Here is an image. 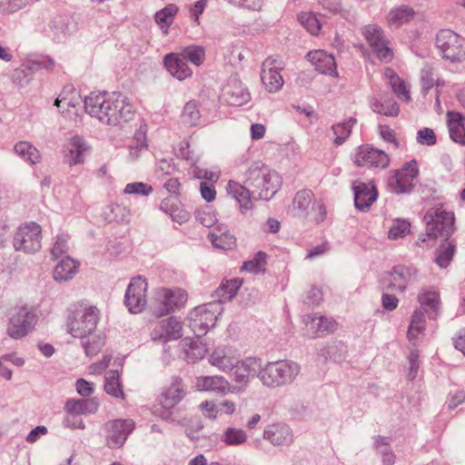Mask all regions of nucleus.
Instances as JSON below:
<instances>
[{
    "label": "nucleus",
    "instance_id": "30",
    "mask_svg": "<svg viewBox=\"0 0 465 465\" xmlns=\"http://www.w3.org/2000/svg\"><path fill=\"white\" fill-rule=\"evenodd\" d=\"M272 172V169L267 164L260 161L254 162L245 173L244 183L257 190Z\"/></svg>",
    "mask_w": 465,
    "mask_h": 465
},
{
    "label": "nucleus",
    "instance_id": "59",
    "mask_svg": "<svg viewBox=\"0 0 465 465\" xmlns=\"http://www.w3.org/2000/svg\"><path fill=\"white\" fill-rule=\"evenodd\" d=\"M326 215L327 212L324 204L321 202H315L309 211V216L305 218L315 223H320L326 219Z\"/></svg>",
    "mask_w": 465,
    "mask_h": 465
},
{
    "label": "nucleus",
    "instance_id": "8",
    "mask_svg": "<svg viewBox=\"0 0 465 465\" xmlns=\"http://www.w3.org/2000/svg\"><path fill=\"white\" fill-rule=\"evenodd\" d=\"M436 45L442 56L452 62L465 59V39L451 30H441L437 35Z\"/></svg>",
    "mask_w": 465,
    "mask_h": 465
},
{
    "label": "nucleus",
    "instance_id": "34",
    "mask_svg": "<svg viewBox=\"0 0 465 465\" xmlns=\"http://www.w3.org/2000/svg\"><path fill=\"white\" fill-rule=\"evenodd\" d=\"M314 194L311 190L299 191L292 201V208L296 215L308 217L313 204Z\"/></svg>",
    "mask_w": 465,
    "mask_h": 465
},
{
    "label": "nucleus",
    "instance_id": "18",
    "mask_svg": "<svg viewBox=\"0 0 465 465\" xmlns=\"http://www.w3.org/2000/svg\"><path fill=\"white\" fill-rule=\"evenodd\" d=\"M88 150L87 144L79 136L70 138L63 149L64 163L69 166L83 164L84 162V153Z\"/></svg>",
    "mask_w": 465,
    "mask_h": 465
},
{
    "label": "nucleus",
    "instance_id": "7",
    "mask_svg": "<svg viewBox=\"0 0 465 465\" xmlns=\"http://www.w3.org/2000/svg\"><path fill=\"white\" fill-rule=\"evenodd\" d=\"M99 312L95 307L77 310L68 322L69 332L74 336L84 339L96 329Z\"/></svg>",
    "mask_w": 465,
    "mask_h": 465
},
{
    "label": "nucleus",
    "instance_id": "43",
    "mask_svg": "<svg viewBox=\"0 0 465 465\" xmlns=\"http://www.w3.org/2000/svg\"><path fill=\"white\" fill-rule=\"evenodd\" d=\"M209 240L212 242L215 248L222 250H232L236 245L235 237L228 232L217 234L214 232H211L208 234Z\"/></svg>",
    "mask_w": 465,
    "mask_h": 465
},
{
    "label": "nucleus",
    "instance_id": "39",
    "mask_svg": "<svg viewBox=\"0 0 465 465\" xmlns=\"http://www.w3.org/2000/svg\"><path fill=\"white\" fill-rule=\"evenodd\" d=\"M14 150L20 158L31 164H36L42 159L39 150L29 142H18Z\"/></svg>",
    "mask_w": 465,
    "mask_h": 465
},
{
    "label": "nucleus",
    "instance_id": "1",
    "mask_svg": "<svg viewBox=\"0 0 465 465\" xmlns=\"http://www.w3.org/2000/svg\"><path fill=\"white\" fill-rule=\"evenodd\" d=\"M87 114L100 122L116 126L129 122L134 116V109L129 98L121 93L90 94L84 100Z\"/></svg>",
    "mask_w": 465,
    "mask_h": 465
},
{
    "label": "nucleus",
    "instance_id": "46",
    "mask_svg": "<svg viewBox=\"0 0 465 465\" xmlns=\"http://www.w3.org/2000/svg\"><path fill=\"white\" fill-rule=\"evenodd\" d=\"M105 391L113 397L123 398L124 391L119 381V373L115 371H109L105 375Z\"/></svg>",
    "mask_w": 465,
    "mask_h": 465
},
{
    "label": "nucleus",
    "instance_id": "50",
    "mask_svg": "<svg viewBox=\"0 0 465 465\" xmlns=\"http://www.w3.org/2000/svg\"><path fill=\"white\" fill-rule=\"evenodd\" d=\"M242 283V282L240 279L227 280L222 282L217 291V295L224 301L231 300L236 294Z\"/></svg>",
    "mask_w": 465,
    "mask_h": 465
},
{
    "label": "nucleus",
    "instance_id": "24",
    "mask_svg": "<svg viewBox=\"0 0 465 465\" xmlns=\"http://www.w3.org/2000/svg\"><path fill=\"white\" fill-rule=\"evenodd\" d=\"M353 190L355 206L361 211L368 209L378 195L377 189L374 185L366 184L361 182H355Z\"/></svg>",
    "mask_w": 465,
    "mask_h": 465
},
{
    "label": "nucleus",
    "instance_id": "38",
    "mask_svg": "<svg viewBox=\"0 0 465 465\" xmlns=\"http://www.w3.org/2000/svg\"><path fill=\"white\" fill-rule=\"evenodd\" d=\"M426 327V319L421 310L414 311L411 315L410 326L407 332L408 340L415 344L423 334Z\"/></svg>",
    "mask_w": 465,
    "mask_h": 465
},
{
    "label": "nucleus",
    "instance_id": "15",
    "mask_svg": "<svg viewBox=\"0 0 465 465\" xmlns=\"http://www.w3.org/2000/svg\"><path fill=\"white\" fill-rule=\"evenodd\" d=\"M419 174L416 160L406 163L400 170L396 171L393 191L397 193H409L414 186L413 181Z\"/></svg>",
    "mask_w": 465,
    "mask_h": 465
},
{
    "label": "nucleus",
    "instance_id": "63",
    "mask_svg": "<svg viewBox=\"0 0 465 465\" xmlns=\"http://www.w3.org/2000/svg\"><path fill=\"white\" fill-rule=\"evenodd\" d=\"M372 51L375 53L377 58L383 63H389L393 58V52L388 46L387 40L381 43V45H379L377 47L372 48Z\"/></svg>",
    "mask_w": 465,
    "mask_h": 465
},
{
    "label": "nucleus",
    "instance_id": "14",
    "mask_svg": "<svg viewBox=\"0 0 465 465\" xmlns=\"http://www.w3.org/2000/svg\"><path fill=\"white\" fill-rule=\"evenodd\" d=\"M262 365V360L257 357H246L242 361L237 360L232 370V381L240 388L245 387L252 379L256 375L259 376Z\"/></svg>",
    "mask_w": 465,
    "mask_h": 465
},
{
    "label": "nucleus",
    "instance_id": "42",
    "mask_svg": "<svg viewBox=\"0 0 465 465\" xmlns=\"http://www.w3.org/2000/svg\"><path fill=\"white\" fill-rule=\"evenodd\" d=\"M178 7L173 4H169L164 8L156 12L155 21L161 28H164V34H167L169 26L173 24L175 15L178 13Z\"/></svg>",
    "mask_w": 465,
    "mask_h": 465
},
{
    "label": "nucleus",
    "instance_id": "9",
    "mask_svg": "<svg viewBox=\"0 0 465 465\" xmlns=\"http://www.w3.org/2000/svg\"><path fill=\"white\" fill-rule=\"evenodd\" d=\"M221 305L219 302H213L194 308L189 314V325L193 331L200 336L214 326Z\"/></svg>",
    "mask_w": 465,
    "mask_h": 465
},
{
    "label": "nucleus",
    "instance_id": "13",
    "mask_svg": "<svg viewBox=\"0 0 465 465\" xmlns=\"http://www.w3.org/2000/svg\"><path fill=\"white\" fill-rule=\"evenodd\" d=\"M183 334V323L175 317L157 321L152 325L151 337L155 341L166 343L180 339Z\"/></svg>",
    "mask_w": 465,
    "mask_h": 465
},
{
    "label": "nucleus",
    "instance_id": "53",
    "mask_svg": "<svg viewBox=\"0 0 465 465\" xmlns=\"http://www.w3.org/2000/svg\"><path fill=\"white\" fill-rule=\"evenodd\" d=\"M182 122L189 126L195 125L200 119V112L195 102H188L181 114Z\"/></svg>",
    "mask_w": 465,
    "mask_h": 465
},
{
    "label": "nucleus",
    "instance_id": "21",
    "mask_svg": "<svg viewBox=\"0 0 465 465\" xmlns=\"http://www.w3.org/2000/svg\"><path fill=\"white\" fill-rule=\"evenodd\" d=\"M417 280L416 272L409 267L395 266L390 273L389 288L397 292H404L407 287Z\"/></svg>",
    "mask_w": 465,
    "mask_h": 465
},
{
    "label": "nucleus",
    "instance_id": "5",
    "mask_svg": "<svg viewBox=\"0 0 465 465\" xmlns=\"http://www.w3.org/2000/svg\"><path fill=\"white\" fill-rule=\"evenodd\" d=\"M187 302V293L182 289H157L151 302V310L156 316H163L183 307Z\"/></svg>",
    "mask_w": 465,
    "mask_h": 465
},
{
    "label": "nucleus",
    "instance_id": "44",
    "mask_svg": "<svg viewBox=\"0 0 465 465\" xmlns=\"http://www.w3.org/2000/svg\"><path fill=\"white\" fill-rule=\"evenodd\" d=\"M83 340V346L87 356L97 355L104 345L105 337L103 333L91 334Z\"/></svg>",
    "mask_w": 465,
    "mask_h": 465
},
{
    "label": "nucleus",
    "instance_id": "36",
    "mask_svg": "<svg viewBox=\"0 0 465 465\" xmlns=\"http://www.w3.org/2000/svg\"><path fill=\"white\" fill-rule=\"evenodd\" d=\"M264 438L272 444L282 445L292 439V432L288 426L281 424L269 425L264 430Z\"/></svg>",
    "mask_w": 465,
    "mask_h": 465
},
{
    "label": "nucleus",
    "instance_id": "41",
    "mask_svg": "<svg viewBox=\"0 0 465 465\" xmlns=\"http://www.w3.org/2000/svg\"><path fill=\"white\" fill-rule=\"evenodd\" d=\"M228 103L234 106H241L247 104L251 95L248 90L240 83L234 82L227 92Z\"/></svg>",
    "mask_w": 465,
    "mask_h": 465
},
{
    "label": "nucleus",
    "instance_id": "28",
    "mask_svg": "<svg viewBox=\"0 0 465 465\" xmlns=\"http://www.w3.org/2000/svg\"><path fill=\"white\" fill-rule=\"evenodd\" d=\"M446 116L450 139L465 146V117L455 111L448 112Z\"/></svg>",
    "mask_w": 465,
    "mask_h": 465
},
{
    "label": "nucleus",
    "instance_id": "32",
    "mask_svg": "<svg viewBox=\"0 0 465 465\" xmlns=\"http://www.w3.org/2000/svg\"><path fill=\"white\" fill-rule=\"evenodd\" d=\"M77 271L78 263L70 257H65L55 265L53 276L56 282H66L72 279Z\"/></svg>",
    "mask_w": 465,
    "mask_h": 465
},
{
    "label": "nucleus",
    "instance_id": "6",
    "mask_svg": "<svg viewBox=\"0 0 465 465\" xmlns=\"http://www.w3.org/2000/svg\"><path fill=\"white\" fill-rule=\"evenodd\" d=\"M42 228L36 223L20 225L14 235L13 244L16 251L35 253L41 248Z\"/></svg>",
    "mask_w": 465,
    "mask_h": 465
},
{
    "label": "nucleus",
    "instance_id": "33",
    "mask_svg": "<svg viewBox=\"0 0 465 465\" xmlns=\"http://www.w3.org/2000/svg\"><path fill=\"white\" fill-rule=\"evenodd\" d=\"M80 95L78 92L72 86H65L59 96L54 101V105L61 109L62 114L69 112L71 108H74L79 104Z\"/></svg>",
    "mask_w": 465,
    "mask_h": 465
},
{
    "label": "nucleus",
    "instance_id": "62",
    "mask_svg": "<svg viewBox=\"0 0 465 465\" xmlns=\"http://www.w3.org/2000/svg\"><path fill=\"white\" fill-rule=\"evenodd\" d=\"M416 139L417 143L422 145L431 146L437 143V138L434 131L428 127L420 129L417 133Z\"/></svg>",
    "mask_w": 465,
    "mask_h": 465
},
{
    "label": "nucleus",
    "instance_id": "20",
    "mask_svg": "<svg viewBox=\"0 0 465 465\" xmlns=\"http://www.w3.org/2000/svg\"><path fill=\"white\" fill-rule=\"evenodd\" d=\"M163 63L170 74L179 81H183L193 75V70L180 53L166 54Z\"/></svg>",
    "mask_w": 465,
    "mask_h": 465
},
{
    "label": "nucleus",
    "instance_id": "22",
    "mask_svg": "<svg viewBox=\"0 0 465 465\" xmlns=\"http://www.w3.org/2000/svg\"><path fill=\"white\" fill-rule=\"evenodd\" d=\"M309 61L317 71L331 76H338L334 57L323 50H314L307 54Z\"/></svg>",
    "mask_w": 465,
    "mask_h": 465
},
{
    "label": "nucleus",
    "instance_id": "27",
    "mask_svg": "<svg viewBox=\"0 0 465 465\" xmlns=\"http://www.w3.org/2000/svg\"><path fill=\"white\" fill-rule=\"evenodd\" d=\"M184 395L183 381L173 378L170 385L162 392L160 403L163 408L171 409L178 404Z\"/></svg>",
    "mask_w": 465,
    "mask_h": 465
},
{
    "label": "nucleus",
    "instance_id": "25",
    "mask_svg": "<svg viewBox=\"0 0 465 465\" xmlns=\"http://www.w3.org/2000/svg\"><path fill=\"white\" fill-rule=\"evenodd\" d=\"M418 301L421 308L430 315V317H437L441 303L440 292L437 289H422L418 295Z\"/></svg>",
    "mask_w": 465,
    "mask_h": 465
},
{
    "label": "nucleus",
    "instance_id": "47",
    "mask_svg": "<svg viewBox=\"0 0 465 465\" xmlns=\"http://www.w3.org/2000/svg\"><path fill=\"white\" fill-rule=\"evenodd\" d=\"M185 61H190L193 64L200 66L205 59V50L199 45H191L179 52Z\"/></svg>",
    "mask_w": 465,
    "mask_h": 465
},
{
    "label": "nucleus",
    "instance_id": "17",
    "mask_svg": "<svg viewBox=\"0 0 465 465\" xmlns=\"http://www.w3.org/2000/svg\"><path fill=\"white\" fill-rule=\"evenodd\" d=\"M194 387L197 391L214 392L222 396L232 392L229 381L221 375L196 377Z\"/></svg>",
    "mask_w": 465,
    "mask_h": 465
},
{
    "label": "nucleus",
    "instance_id": "12",
    "mask_svg": "<svg viewBox=\"0 0 465 465\" xmlns=\"http://www.w3.org/2000/svg\"><path fill=\"white\" fill-rule=\"evenodd\" d=\"M148 283L141 276L131 280L125 292V305L132 313H139L143 311L147 304Z\"/></svg>",
    "mask_w": 465,
    "mask_h": 465
},
{
    "label": "nucleus",
    "instance_id": "10",
    "mask_svg": "<svg viewBox=\"0 0 465 465\" xmlns=\"http://www.w3.org/2000/svg\"><path fill=\"white\" fill-rule=\"evenodd\" d=\"M351 160L356 166L381 170L386 169L391 162L387 153L370 144L358 146Z\"/></svg>",
    "mask_w": 465,
    "mask_h": 465
},
{
    "label": "nucleus",
    "instance_id": "52",
    "mask_svg": "<svg viewBox=\"0 0 465 465\" xmlns=\"http://www.w3.org/2000/svg\"><path fill=\"white\" fill-rule=\"evenodd\" d=\"M266 253L258 252L252 260L244 262L242 270L252 273H258L265 271L266 266Z\"/></svg>",
    "mask_w": 465,
    "mask_h": 465
},
{
    "label": "nucleus",
    "instance_id": "35",
    "mask_svg": "<svg viewBox=\"0 0 465 465\" xmlns=\"http://www.w3.org/2000/svg\"><path fill=\"white\" fill-rule=\"evenodd\" d=\"M179 205L180 203L177 198L168 197L161 203L160 208L168 213L173 221L182 223L189 220L190 214L183 208H180Z\"/></svg>",
    "mask_w": 465,
    "mask_h": 465
},
{
    "label": "nucleus",
    "instance_id": "16",
    "mask_svg": "<svg viewBox=\"0 0 465 465\" xmlns=\"http://www.w3.org/2000/svg\"><path fill=\"white\" fill-rule=\"evenodd\" d=\"M134 422L133 420H115L106 424L107 442L112 448L122 446L128 434L134 430Z\"/></svg>",
    "mask_w": 465,
    "mask_h": 465
},
{
    "label": "nucleus",
    "instance_id": "55",
    "mask_svg": "<svg viewBox=\"0 0 465 465\" xmlns=\"http://www.w3.org/2000/svg\"><path fill=\"white\" fill-rule=\"evenodd\" d=\"M299 21L312 35H317L321 30V22L315 14L304 12L299 15Z\"/></svg>",
    "mask_w": 465,
    "mask_h": 465
},
{
    "label": "nucleus",
    "instance_id": "3",
    "mask_svg": "<svg viewBox=\"0 0 465 465\" xmlns=\"http://www.w3.org/2000/svg\"><path fill=\"white\" fill-rule=\"evenodd\" d=\"M424 219L427 223V234L433 238L448 239L454 231V214L443 205L436 204L428 210Z\"/></svg>",
    "mask_w": 465,
    "mask_h": 465
},
{
    "label": "nucleus",
    "instance_id": "61",
    "mask_svg": "<svg viewBox=\"0 0 465 465\" xmlns=\"http://www.w3.org/2000/svg\"><path fill=\"white\" fill-rule=\"evenodd\" d=\"M153 192V187L145 183L136 182L126 184L124 193L126 194H141L147 196Z\"/></svg>",
    "mask_w": 465,
    "mask_h": 465
},
{
    "label": "nucleus",
    "instance_id": "2",
    "mask_svg": "<svg viewBox=\"0 0 465 465\" xmlns=\"http://www.w3.org/2000/svg\"><path fill=\"white\" fill-rule=\"evenodd\" d=\"M300 372V366L293 361L269 362L259 371L261 381L268 387H278L292 381Z\"/></svg>",
    "mask_w": 465,
    "mask_h": 465
},
{
    "label": "nucleus",
    "instance_id": "45",
    "mask_svg": "<svg viewBox=\"0 0 465 465\" xmlns=\"http://www.w3.org/2000/svg\"><path fill=\"white\" fill-rule=\"evenodd\" d=\"M455 252V244L453 242L447 241L438 249L435 262L440 268H446L450 263Z\"/></svg>",
    "mask_w": 465,
    "mask_h": 465
},
{
    "label": "nucleus",
    "instance_id": "23",
    "mask_svg": "<svg viewBox=\"0 0 465 465\" xmlns=\"http://www.w3.org/2000/svg\"><path fill=\"white\" fill-rule=\"evenodd\" d=\"M98 406L94 399L68 400L64 404L66 420L69 422L70 418H81V415L94 413L98 410Z\"/></svg>",
    "mask_w": 465,
    "mask_h": 465
},
{
    "label": "nucleus",
    "instance_id": "48",
    "mask_svg": "<svg viewBox=\"0 0 465 465\" xmlns=\"http://www.w3.org/2000/svg\"><path fill=\"white\" fill-rule=\"evenodd\" d=\"M361 32L371 49L386 41L381 29L377 25H368L361 29Z\"/></svg>",
    "mask_w": 465,
    "mask_h": 465
},
{
    "label": "nucleus",
    "instance_id": "40",
    "mask_svg": "<svg viewBox=\"0 0 465 465\" xmlns=\"http://www.w3.org/2000/svg\"><path fill=\"white\" fill-rule=\"evenodd\" d=\"M384 75L386 79L388 80L389 84L391 86L393 92L396 94V95L405 102H410L411 95L410 91L406 86V84L403 80H401L396 73L391 69L386 68L384 72Z\"/></svg>",
    "mask_w": 465,
    "mask_h": 465
},
{
    "label": "nucleus",
    "instance_id": "51",
    "mask_svg": "<svg viewBox=\"0 0 465 465\" xmlns=\"http://www.w3.org/2000/svg\"><path fill=\"white\" fill-rule=\"evenodd\" d=\"M207 352V348L204 343L202 342L199 336L190 341L188 348L185 350L187 361H195L203 359Z\"/></svg>",
    "mask_w": 465,
    "mask_h": 465
},
{
    "label": "nucleus",
    "instance_id": "4",
    "mask_svg": "<svg viewBox=\"0 0 465 465\" xmlns=\"http://www.w3.org/2000/svg\"><path fill=\"white\" fill-rule=\"evenodd\" d=\"M38 316L35 310L23 305L11 313L6 326L7 335L15 340L27 336L35 327Z\"/></svg>",
    "mask_w": 465,
    "mask_h": 465
},
{
    "label": "nucleus",
    "instance_id": "64",
    "mask_svg": "<svg viewBox=\"0 0 465 465\" xmlns=\"http://www.w3.org/2000/svg\"><path fill=\"white\" fill-rule=\"evenodd\" d=\"M197 219L206 227L213 226L217 221L214 212L210 208L199 210L197 213Z\"/></svg>",
    "mask_w": 465,
    "mask_h": 465
},
{
    "label": "nucleus",
    "instance_id": "31",
    "mask_svg": "<svg viewBox=\"0 0 465 465\" xmlns=\"http://www.w3.org/2000/svg\"><path fill=\"white\" fill-rule=\"evenodd\" d=\"M281 186L282 177L275 170H272L257 189L259 198L266 201L270 200L279 191Z\"/></svg>",
    "mask_w": 465,
    "mask_h": 465
},
{
    "label": "nucleus",
    "instance_id": "60",
    "mask_svg": "<svg viewBox=\"0 0 465 465\" xmlns=\"http://www.w3.org/2000/svg\"><path fill=\"white\" fill-rule=\"evenodd\" d=\"M379 134L381 138L392 145L393 149H399L401 147V142L397 138L395 131L388 125H380Z\"/></svg>",
    "mask_w": 465,
    "mask_h": 465
},
{
    "label": "nucleus",
    "instance_id": "49",
    "mask_svg": "<svg viewBox=\"0 0 465 465\" xmlns=\"http://www.w3.org/2000/svg\"><path fill=\"white\" fill-rule=\"evenodd\" d=\"M221 440L228 446H237L243 444L247 440V435L246 432L241 429L227 428Z\"/></svg>",
    "mask_w": 465,
    "mask_h": 465
},
{
    "label": "nucleus",
    "instance_id": "56",
    "mask_svg": "<svg viewBox=\"0 0 465 465\" xmlns=\"http://www.w3.org/2000/svg\"><path fill=\"white\" fill-rule=\"evenodd\" d=\"M411 224L404 220H396L388 231V238L397 240L404 237L410 232Z\"/></svg>",
    "mask_w": 465,
    "mask_h": 465
},
{
    "label": "nucleus",
    "instance_id": "29",
    "mask_svg": "<svg viewBox=\"0 0 465 465\" xmlns=\"http://www.w3.org/2000/svg\"><path fill=\"white\" fill-rule=\"evenodd\" d=\"M307 335L311 338L333 332L337 329V322L323 316L308 317L306 322Z\"/></svg>",
    "mask_w": 465,
    "mask_h": 465
},
{
    "label": "nucleus",
    "instance_id": "37",
    "mask_svg": "<svg viewBox=\"0 0 465 465\" xmlns=\"http://www.w3.org/2000/svg\"><path fill=\"white\" fill-rule=\"evenodd\" d=\"M415 15V12L409 6H399L392 8L387 15V23L390 26L400 27L404 24L411 22Z\"/></svg>",
    "mask_w": 465,
    "mask_h": 465
},
{
    "label": "nucleus",
    "instance_id": "19",
    "mask_svg": "<svg viewBox=\"0 0 465 465\" xmlns=\"http://www.w3.org/2000/svg\"><path fill=\"white\" fill-rule=\"evenodd\" d=\"M237 357L228 347H216L209 356V363L219 371L229 373L232 371Z\"/></svg>",
    "mask_w": 465,
    "mask_h": 465
},
{
    "label": "nucleus",
    "instance_id": "57",
    "mask_svg": "<svg viewBox=\"0 0 465 465\" xmlns=\"http://www.w3.org/2000/svg\"><path fill=\"white\" fill-rule=\"evenodd\" d=\"M373 111L386 116H397L400 112L399 105L393 100H387L384 103H375Z\"/></svg>",
    "mask_w": 465,
    "mask_h": 465
},
{
    "label": "nucleus",
    "instance_id": "54",
    "mask_svg": "<svg viewBox=\"0 0 465 465\" xmlns=\"http://www.w3.org/2000/svg\"><path fill=\"white\" fill-rule=\"evenodd\" d=\"M355 124L354 119H350L345 123L338 124L332 126V131L335 135L334 143L340 145L350 136L351 128Z\"/></svg>",
    "mask_w": 465,
    "mask_h": 465
},
{
    "label": "nucleus",
    "instance_id": "11",
    "mask_svg": "<svg viewBox=\"0 0 465 465\" xmlns=\"http://www.w3.org/2000/svg\"><path fill=\"white\" fill-rule=\"evenodd\" d=\"M284 68V62L278 55L266 58L262 64L261 78L265 89L270 93L280 91L284 84L281 72Z\"/></svg>",
    "mask_w": 465,
    "mask_h": 465
},
{
    "label": "nucleus",
    "instance_id": "26",
    "mask_svg": "<svg viewBox=\"0 0 465 465\" xmlns=\"http://www.w3.org/2000/svg\"><path fill=\"white\" fill-rule=\"evenodd\" d=\"M227 193L237 202L242 213L252 210L253 203L251 196V192L243 185L235 181H229Z\"/></svg>",
    "mask_w": 465,
    "mask_h": 465
},
{
    "label": "nucleus",
    "instance_id": "58",
    "mask_svg": "<svg viewBox=\"0 0 465 465\" xmlns=\"http://www.w3.org/2000/svg\"><path fill=\"white\" fill-rule=\"evenodd\" d=\"M219 404H217L214 401L206 400L201 402L199 405V410L204 418L214 420L219 416Z\"/></svg>",
    "mask_w": 465,
    "mask_h": 465
}]
</instances>
